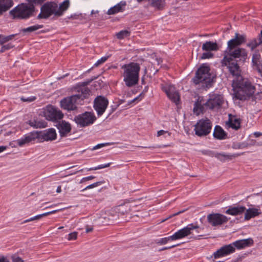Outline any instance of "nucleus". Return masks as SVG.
<instances>
[{"instance_id": "1", "label": "nucleus", "mask_w": 262, "mask_h": 262, "mask_svg": "<svg viewBox=\"0 0 262 262\" xmlns=\"http://www.w3.org/2000/svg\"><path fill=\"white\" fill-rule=\"evenodd\" d=\"M70 6L69 0H66L59 5L54 2H48L40 7V12L37 19H47L53 15V18L61 16Z\"/></svg>"}, {"instance_id": "2", "label": "nucleus", "mask_w": 262, "mask_h": 262, "mask_svg": "<svg viewBox=\"0 0 262 262\" xmlns=\"http://www.w3.org/2000/svg\"><path fill=\"white\" fill-rule=\"evenodd\" d=\"M224 102L223 97L221 95L212 94L209 95V98L205 103H202V100L199 97L194 104L193 113L197 116L203 113L207 110H218Z\"/></svg>"}, {"instance_id": "3", "label": "nucleus", "mask_w": 262, "mask_h": 262, "mask_svg": "<svg viewBox=\"0 0 262 262\" xmlns=\"http://www.w3.org/2000/svg\"><path fill=\"white\" fill-rule=\"evenodd\" d=\"M232 85L234 91L235 96L240 100H245L252 96L255 92V86L247 79L233 80Z\"/></svg>"}, {"instance_id": "4", "label": "nucleus", "mask_w": 262, "mask_h": 262, "mask_svg": "<svg viewBox=\"0 0 262 262\" xmlns=\"http://www.w3.org/2000/svg\"><path fill=\"white\" fill-rule=\"evenodd\" d=\"M123 72V81L127 87H132L139 82L140 65L138 62H131L121 66Z\"/></svg>"}, {"instance_id": "5", "label": "nucleus", "mask_w": 262, "mask_h": 262, "mask_svg": "<svg viewBox=\"0 0 262 262\" xmlns=\"http://www.w3.org/2000/svg\"><path fill=\"white\" fill-rule=\"evenodd\" d=\"M90 91L88 88H83L78 93L63 98L60 101L61 107L67 111L77 109V105L90 95Z\"/></svg>"}, {"instance_id": "6", "label": "nucleus", "mask_w": 262, "mask_h": 262, "mask_svg": "<svg viewBox=\"0 0 262 262\" xmlns=\"http://www.w3.org/2000/svg\"><path fill=\"white\" fill-rule=\"evenodd\" d=\"M214 77L210 73L209 67L203 64L195 73L192 81L195 84H202V86L208 89L214 82Z\"/></svg>"}, {"instance_id": "7", "label": "nucleus", "mask_w": 262, "mask_h": 262, "mask_svg": "<svg viewBox=\"0 0 262 262\" xmlns=\"http://www.w3.org/2000/svg\"><path fill=\"white\" fill-rule=\"evenodd\" d=\"M34 10V6L23 3L11 10L10 14L14 18L26 19L30 17Z\"/></svg>"}, {"instance_id": "8", "label": "nucleus", "mask_w": 262, "mask_h": 262, "mask_svg": "<svg viewBox=\"0 0 262 262\" xmlns=\"http://www.w3.org/2000/svg\"><path fill=\"white\" fill-rule=\"evenodd\" d=\"M229 55L224 56L222 60L223 64H227V62L234 61V59L239 58V61L244 63L248 57V53L244 48H237L234 50H228Z\"/></svg>"}, {"instance_id": "9", "label": "nucleus", "mask_w": 262, "mask_h": 262, "mask_svg": "<svg viewBox=\"0 0 262 262\" xmlns=\"http://www.w3.org/2000/svg\"><path fill=\"white\" fill-rule=\"evenodd\" d=\"M212 123L207 118L199 120L194 125L195 134L199 137L206 136L210 134Z\"/></svg>"}, {"instance_id": "10", "label": "nucleus", "mask_w": 262, "mask_h": 262, "mask_svg": "<svg viewBox=\"0 0 262 262\" xmlns=\"http://www.w3.org/2000/svg\"><path fill=\"white\" fill-rule=\"evenodd\" d=\"M96 118L92 113L85 112L81 114L76 116L74 121L80 127H85L93 123Z\"/></svg>"}, {"instance_id": "11", "label": "nucleus", "mask_w": 262, "mask_h": 262, "mask_svg": "<svg viewBox=\"0 0 262 262\" xmlns=\"http://www.w3.org/2000/svg\"><path fill=\"white\" fill-rule=\"evenodd\" d=\"M199 226L198 225L190 224L183 228L179 230L172 235V238L174 241L183 238L192 234L193 230H196V232L199 233Z\"/></svg>"}, {"instance_id": "12", "label": "nucleus", "mask_w": 262, "mask_h": 262, "mask_svg": "<svg viewBox=\"0 0 262 262\" xmlns=\"http://www.w3.org/2000/svg\"><path fill=\"white\" fill-rule=\"evenodd\" d=\"M161 89L171 101L176 104L178 103L180 100V96L173 85L167 83L165 85L162 84Z\"/></svg>"}, {"instance_id": "13", "label": "nucleus", "mask_w": 262, "mask_h": 262, "mask_svg": "<svg viewBox=\"0 0 262 262\" xmlns=\"http://www.w3.org/2000/svg\"><path fill=\"white\" fill-rule=\"evenodd\" d=\"M207 219L208 222L213 227L226 223L229 220L226 216L218 213L209 214Z\"/></svg>"}, {"instance_id": "14", "label": "nucleus", "mask_w": 262, "mask_h": 262, "mask_svg": "<svg viewBox=\"0 0 262 262\" xmlns=\"http://www.w3.org/2000/svg\"><path fill=\"white\" fill-rule=\"evenodd\" d=\"M108 104V100L104 97H97L94 102V107L98 116H101L105 112Z\"/></svg>"}, {"instance_id": "15", "label": "nucleus", "mask_w": 262, "mask_h": 262, "mask_svg": "<svg viewBox=\"0 0 262 262\" xmlns=\"http://www.w3.org/2000/svg\"><path fill=\"white\" fill-rule=\"evenodd\" d=\"M44 115L46 118L50 121L61 119L63 115L61 111L56 109L53 106H48L44 112Z\"/></svg>"}, {"instance_id": "16", "label": "nucleus", "mask_w": 262, "mask_h": 262, "mask_svg": "<svg viewBox=\"0 0 262 262\" xmlns=\"http://www.w3.org/2000/svg\"><path fill=\"white\" fill-rule=\"evenodd\" d=\"M57 134L55 129L51 128L43 132H38L37 140L39 142L45 141H53L56 139Z\"/></svg>"}, {"instance_id": "17", "label": "nucleus", "mask_w": 262, "mask_h": 262, "mask_svg": "<svg viewBox=\"0 0 262 262\" xmlns=\"http://www.w3.org/2000/svg\"><path fill=\"white\" fill-rule=\"evenodd\" d=\"M235 249L232 244L224 245L213 254L214 258H218L232 254L235 252Z\"/></svg>"}, {"instance_id": "18", "label": "nucleus", "mask_w": 262, "mask_h": 262, "mask_svg": "<svg viewBox=\"0 0 262 262\" xmlns=\"http://www.w3.org/2000/svg\"><path fill=\"white\" fill-rule=\"evenodd\" d=\"M246 36L236 33L234 38L228 42V50H233L235 48L246 42Z\"/></svg>"}, {"instance_id": "19", "label": "nucleus", "mask_w": 262, "mask_h": 262, "mask_svg": "<svg viewBox=\"0 0 262 262\" xmlns=\"http://www.w3.org/2000/svg\"><path fill=\"white\" fill-rule=\"evenodd\" d=\"M38 136V132L34 131L28 134L25 135L21 138L18 139L17 141V144L19 146H22L25 144L29 143L32 141L37 140Z\"/></svg>"}, {"instance_id": "20", "label": "nucleus", "mask_w": 262, "mask_h": 262, "mask_svg": "<svg viewBox=\"0 0 262 262\" xmlns=\"http://www.w3.org/2000/svg\"><path fill=\"white\" fill-rule=\"evenodd\" d=\"M56 126L59 130L61 137H66L71 130V124L64 120L58 122Z\"/></svg>"}, {"instance_id": "21", "label": "nucleus", "mask_w": 262, "mask_h": 262, "mask_svg": "<svg viewBox=\"0 0 262 262\" xmlns=\"http://www.w3.org/2000/svg\"><path fill=\"white\" fill-rule=\"evenodd\" d=\"M231 244L234 248L235 249V248H236L237 249L241 250L246 247L252 246L254 244V242L252 238H248L247 239L237 240Z\"/></svg>"}, {"instance_id": "22", "label": "nucleus", "mask_w": 262, "mask_h": 262, "mask_svg": "<svg viewBox=\"0 0 262 262\" xmlns=\"http://www.w3.org/2000/svg\"><path fill=\"white\" fill-rule=\"evenodd\" d=\"M224 65L228 67L230 73L233 76H235L237 79L242 77L241 76V70L237 63V61L227 62V64Z\"/></svg>"}, {"instance_id": "23", "label": "nucleus", "mask_w": 262, "mask_h": 262, "mask_svg": "<svg viewBox=\"0 0 262 262\" xmlns=\"http://www.w3.org/2000/svg\"><path fill=\"white\" fill-rule=\"evenodd\" d=\"M210 156L214 157L222 162H225L226 160H231L233 158L239 156L240 154H235L233 155L226 154L225 153H218L209 151L208 154Z\"/></svg>"}, {"instance_id": "24", "label": "nucleus", "mask_w": 262, "mask_h": 262, "mask_svg": "<svg viewBox=\"0 0 262 262\" xmlns=\"http://www.w3.org/2000/svg\"><path fill=\"white\" fill-rule=\"evenodd\" d=\"M245 213V220L248 221L251 218L255 217L262 213V210L260 209V206H257L256 208H249L246 209Z\"/></svg>"}, {"instance_id": "25", "label": "nucleus", "mask_w": 262, "mask_h": 262, "mask_svg": "<svg viewBox=\"0 0 262 262\" xmlns=\"http://www.w3.org/2000/svg\"><path fill=\"white\" fill-rule=\"evenodd\" d=\"M228 120L226 122L227 126L235 130H238L241 127V120L239 118L229 114Z\"/></svg>"}, {"instance_id": "26", "label": "nucleus", "mask_w": 262, "mask_h": 262, "mask_svg": "<svg viewBox=\"0 0 262 262\" xmlns=\"http://www.w3.org/2000/svg\"><path fill=\"white\" fill-rule=\"evenodd\" d=\"M252 63L254 69L256 70L258 73L262 72V60L259 54L255 53L253 54Z\"/></svg>"}, {"instance_id": "27", "label": "nucleus", "mask_w": 262, "mask_h": 262, "mask_svg": "<svg viewBox=\"0 0 262 262\" xmlns=\"http://www.w3.org/2000/svg\"><path fill=\"white\" fill-rule=\"evenodd\" d=\"M246 207L243 206L237 205L236 206H230L229 208L226 210L225 213L227 214L236 216L242 214L245 212Z\"/></svg>"}, {"instance_id": "28", "label": "nucleus", "mask_w": 262, "mask_h": 262, "mask_svg": "<svg viewBox=\"0 0 262 262\" xmlns=\"http://www.w3.org/2000/svg\"><path fill=\"white\" fill-rule=\"evenodd\" d=\"M13 5V0H0V16L9 10Z\"/></svg>"}, {"instance_id": "29", "label": "nucleus", "mask_w": 262, "mask_h": 262, "mask_svg": "<svg viewBox=\"0 0 262 262\" xmlns=\"http://www.w3.org/2000/svg\"><path fill=\"white\" fill-rule=\"evenodd\" d=\"M213 136L214 138L222 140L226 138L227 134L219 125H216L214 127Z\"/></svg>"}, {"instance_id": "30", "label": "nucleus", "mask_w": 262, "mask_h": 262, "mask_svg": "<svg viewBox=\"0 0 262 262\" xmlns=\"http://www.w3.org/2000/svg\"><path fill=\"white\" fill-rule=\"evenodd\" d=\"M29 124L35 128H45L47 126V122L38 118H34L28 121Z\"/></svg>"}, {"instance_id": "31", "label": "nucleus", "mask_w": 262, "mask_h": 262, "mask_svg": "<svg viewBox=\"0 0 262 262\" xmlns=\"http://www.w3.org/2000/svg\"><path fill=\"white\" fill-rule=\"evenodd\" d=\"M126 3L125 2H121L120 3L117 4L114 7L109 9L107 12V14L108 15H112L119 12H122L124 10L123 7H124Z\"/></svg>"}, {"instance_id": "32", "label": "nucleus", "mask_w": 262, "mask_h": 262, "mask_svg": "<svg viewBox=\"0 0 262 262\" xmlns=\"http://www.w3.org/2000/svg\"><path fill=\"white\" fill-rule=\"evenodd\" d=\"M219 50L216 42L211 41H207L202 46V50L205 51H215Z\"/></svg>"}, {"instance_id": "33", "label": "nucleus", "mask_w": 262, "mask_h": 262, "mask_svg": "<svg viewBox=\"0 0 262 262\" xmlns=\"http://www.w3.org/2000/svg\"><path fill=\"white\" fill-rule=\"evenodd\" d=\"M151 6L157 10H162L165 5V0H151Z\"/></svg>"}, {"instance_id": "34", "label": "nucleus", "mask_w": 262, "mask_h": 262, "mask_svg": "<svg viewBox=\"0 0 262 262\" xmlns=\"http://www.w3.org/2000/svg\"><path fill=\"white\" fill-rule=\"evenodd\" d=\"M43 27V26L42 25L36 24L35 25L27 27L26 28L22 29L21 32L23 33L33 32H34V31L39 29L42 28Z\"/></svg>"}, {"instance_id": "35", "label": "nucleus", "mask_w": 262, "mask_h": 262, "mask_svg": "<svg viewBox=\"0 0 262 262\" xmlns=\"http://www.w3.org/2000/svg\"><path fill=\"white\" fill-rule=\"evenodd\" d=\"M16 34H12L8 36L0 35V45H3L5 43L13 39Z\"/></svg>"}, {"instance_id": "36", "label": "nucleus", "mask_w": 262, "mask_h": 262, "mask_svg": "<svg viewBox=\"0 0 262 262\" xmlns=\"http://www.w3.org/2000/svg\"><path fill=\"white\" fill-rule=\"evenodd\" d=\"M129 35H130V32L126 30H122V31L119 32L118 33H117L116 34V36H117V38H118L119 39H122L126 37L129 36Z\"/></svg>"}, {"instance_id": "37", "label": "nucleus", "mask_w": 262, "mask_h": 262, "mask_svg": "<svg viewBox=\"0 0 262 262\" xmlns=\"http://www.w3.org/2000/svg\"><path fill=\"white\" fill-rule=\"evenodd\" d=\"M172 237V235L168 237H163L160 238L157 242V244L160 245L166 244L170 241H174Z\"/></svg>"}, {"instance_id": "38", "label": "nucleus", "mask_w": 262, "mask_h": 262, "mask_svg": "<svg viewBox=\"0 0 262 262\" xmlns=\"http://www.w3.org/2000/svg\"><path fill=\"white\" fill-rule=\"evenodd\" d=\"M260 42L259 41L257 42L256 39H253L251 41L247 43V46L251 48V50H253L258 46L260 44Z\"/></svg>"}, {"instance_id": "39", "label": "nucleus", "mask_w": 262, "mask_h": 262, "mask_svg": "<svg viewBox=\"0 0 262 262\" xmlns=\"http://www.w3.org/2000/svg\"><path fill=\"white\" fill-rule=\"evenodd\" d=\"M98 78V76H93L90 79H86L85 81H83L81 83V85H82V87L79 89L78 90V93L79 92L81 91V89L83 88H85V86L88 84H89L92 81H93L95 79H96Z\"/></svg>"}, {"instance_id": "40", "label": "nucleus", "mask_w": 262, "mask_h": 262, "mask_svg": "<svg viewBox=\"0 0 262 262\" xmlns=\"http://www.w3.org/2000/svg\"><path fill=\"white\" fill-rule=\"evenodd\" d=\"M111 163H108L105 164H101L96 167L90 168L89 169H88V171L96 170H98V169L104 168L109 167L111 165Z\"/></svg>"}, {"instance_id": "41", "label": "nucleus", "mask_w": 262, "mask_h": 262, "mask_svg": "<svg viewBox=\"0 0 262 262\" xmlns=\"http://www.w3.org/2000/svg\"><path fill=\"white\" fill-rule=\"evenodd\" d=\"M103 182H101V181H99V182H96V183H94L92 184H91V185H89L88 186H87L85 188H84V189H83L82 190V191L86 190V189H92V188H93L94 187H97L98 186H99L100 185L103 184Z\"/></svg>"}, {"instance_id": "42", "label": "nucleus", "mask_w": 262, "mask_h": 262, "mask_svg": "<svg viewBox=\"0 0 262 262\" xmlns=\"http://www.w3.org/2000/svg\"><path fill=\"white\" fill-rule=\"evenodd\" d=\"M14 47V46L12 45L11 43H8L7 45H3L1 50H0V53H3L5 52L7 50H10Z\"/></svg>"}, {"instance_id": "43", "label": "nucleus", "mask_w": 262, "mask_h": 262, "mask_svg": "<svg viewBox=\"0 0 262 262\" xmlns=\"http://www.w3.org/2000/svg\"><path fill=\"white\" fill-rule=\"evenodd\" d=\"M109 56H103L101 57L100 59H99L94 65V67H98L99 65L102 64L105 61H106V60L108 58Z\"/></svg>"}, {"instance_id": "44", "label": "nucleus", "mask_w": 262, "mask_h": 262, "mask_svg": "<svg viewBox=\"0 0 262 262\" xmlns=\"http://www.w3.org/2000/svg\"><path fill=\"white\" fill-rule=\"evenodd\" d=\"M46 0H27L30 5H41Z\"/></svg>"}, {"instance_id": "45", "label": "nucleus", "mask_w": 262, "mask_h": 262, "mask_svg": "<svg viewBox=\"0 0 262 262\" xmlns=\"http://www.w3.org/2000/svg\"><path fill=\"white\" fill-rule=\"evenodd\" d=\"M113 144V143H104L98 144L96 145V146H94L92 148V150H96V149H99L100 148L104 147V146H107V145H112Z\"/></svg>"}, {"instance_id": "46", "label": "nucleus", "mask_w": 262, "mask_h": 262, "mask_svg": "<svg viewBox=\"0 0 262 262\" xmlns=\"http://www.w3.org/2000/svg\"><path fill=\"white\" fill-rule=\"evenodd\" d=\"M213 56V54L211 53L209 51H207V52H204L202 54L201 58L202 59H208L212 58Z\"/></svg>"}, {"instance_id": "47", "label": "nucleus", "mask_w": 262, "mask_h": 262, "mask_svg": "<svg viewBox=\"0 0 262 262\" xmlns=\"http://www.w3.org/2000/svg\"><path fill=\"white\" fill-rule=\"evenodd\" d=\"M77 232H73L68 234V239L69 241L75 240L77 238Z\"/></svg>"}, {"instance_id": "48", "label": "nucleus", "mask_w": 262, "mask_h": 262, "mask_svg": "<svg viewBox=\"0 0 262 262\" xmlns=\"http://www.w3.org/2000/svg\"><path fill=\"white\" fill-rule=\"evenodd\" d=\"M36 99V97L34 96L29 97H21V100L24 102H32L34 100H35Z\"/></svg>"}, {"instance_id": "49", "label": "nucleus", "mask_w": 262, "mask_h": 262, "mask_svg": "<svg viewBox=\"0 0 262 262\" xmlns=\"http://www.w3.org/2000/svg\"><path fill=\"white\" fill-rule=\"evenodd\" d=\"M248 146L247 144L245 143H238L236 145H234L233 147L235 149H241L247 147Z\"/></svg>"}, {"instance_id": "50", "label": "nucleus", "mask_w": 262, "mask_h": 262, "mask_svg": "<svg viewBox=\"0 0 262 262\" xmlns=\"http://www.w3.org/2000/svg\"><path fill=\"white\" fill-rule=\"evenodd\" d=\"M185 210H181V211H179V212H177V213H173V214H171V215H169L168 217H167V218H166L165 219L163 220L162 221V222H164V221H166L167 220H168V219H170V218H171V217H173V216H176V215H179V214H181V213H182L184 212Z\"/></svg>"}, {"instance_id": "51", "label": "nucleus", "mask_w": 262, "mask_h": 262, "mask_svg": "<svg viewBox=\"0 0 262 262\" xmlns=\"http://www.w3.org/2000/svg\"><path fill=\"white\" fill-rule=\"evenodd\" d=\"M94 178H95V177L93 176H89V177H84V178H83L80 180V183H83V182H84L85 181L91 180H92V179H93Z\"/></svg>"}, {"instance_id": "52", "label": "nucleus", "mask_w": 262, "mask_h": 262, "mask_svg": "<svg viewBox=\"0 0 262 262\" xmlns=\"http://www.w3.org/2000/svg\"><path fill=\"white\" fill-rule=\"evenodd\" d=\"M180 245V244H178L173 245H172V246H169V247H163L162 249H160L159 251H163V250H165L170 249L174 248L178 246H179Z\"/></svg>"}, {"instance_id": "53", "label": "nucleus", "mask_w": 262, "mask_h": 262, "mask_svg": "<svg viewBox=\"0 0 262 262\" xmlns=\"http://www.w3.org/2000/svg\"><path fill=\"white\" fill-rule=\"evenodd\" d=\"M13 262H24V260L19 256L12 258Z\"/></svg>"}, {"instance_id": "54", "label": "nucleus", "mask_w": 262, "mask_h": 262, "mask_svg": "<svg viewBox=\"0 0 262 262\" xmlns=\"http://www.w3.org/2000/svg\"><path fill=\"white\" fill-rule=\"evenodd\" d=\"M259 98V99H261L262 98V92H260V93H257L253 97V100H255L256 99Z\"/></svg>"}, {"instance_id": "55", "label": "nucleus", "mask_w": 262, "mask_h": 262, "mask_svg": "<svg viewBox=\"0 0 262 262\" xmlns=\"http://www.w3.org/2000/svg\"><path fill=\"white\" fill-rule=\"evenodd\" d=\"M36 220H37V219H36V216H33V217H31V218H30V219H27V220H26L24 221L23 222V223H28V222H29L33 221Z\"/></svg>"}, {"instance_id": "56", "label": "nucleus", "mask_w": 262, "mask_h": 262, "mask_svg": "<svg viewBox=\"0 0 262 262\" xmlns=\"http://www.w3.org/2000/svg\"><path fill=\"white\" fill-rule=\"evenodd\" d=\"M167 132L166 131H165L164 130H160L157 133V136L158 137L163 135L164 134L166 133Z\"/></svg>"}, {"instance_id": "57", "label": "nucleus", "mask_w": 262, "mask_h": 262, "mask_svg": "<svg viewBox=\"0 0 262 262\" xmlns=\"http://www.w3.org/2000/svg\"><path fill=\"white\" fill-rule=\"evenodd\" d=\"M0 262H9V261L6 258H5L4 256H3L0 258Z\"/></svg>"}, {"instance_id": "58", "label": "nucleus", "mask_w": 262, "mask_h": 262, "mask_svg": "<svg viewBox=\"0 0 262 262\" xmlns=\"http://www.w3.org/2000/svg\"><path fill=\"white\" fill-rule=\"evenodd\" d=\"M254 135L255 137L257 138L262 135V134L260 132H255Z\"/></svg>"}, {"instance_id": "59", "label": "nucleus", "mask_w": 262, "mask_h": 262, "mask_svg": "<svg viewBox=\"0 0 262 262\" xmlns=\"http://www.w3.org/2000/svg\"><path fill=\"white\" fill-rule=\"evenodd\" d=\"M93 230V229L92 227H87L86 228V233L90 232L92 231Z\"/></svg>"}, {"instance_id": "60", "label": "nucleus", "mask_w": 262, "mask_h": 262, "mask_svg": "<svg viewBox=\"0 0 262 262\" xmlns=\"http://www.w3.org/2000/svg\"><path fill=\"white\" fill-rule=\"evenodd\" d=\"M6 149V147L4 146H0V153L4 151Z\"/></svg>"}, {"instance_id": "61", "label": "nucleus", "mask_w": 262, "mask_h": 262, "mask_svg": "<svg viewBox=\"0 0 262 262\" xmlns=\"http://www.w3.org/2000/svg\"><path fill=\"white\" fill-rule=\"evenodd\" d=\"M61 187L60 186H58V187L57 188L56 192L57 193H60V192H61Z\"/></svg>"}, {"instance_id": "62", "label": "nucleus", "mask_w": 262, "mask_h": 262, "mask_svg": "<svg viewBox=\"0 0 262 262\" xmlns=\"http://www.w3.org/2000/svg\"><path fill=\"white\" fill-rule=\"evenodd\" d=\"M41 215H42V217H44V216H46L48 215H50V213H49V212H47L43 213L41 214Z\"/></svg>"}, {"instance_id": "63", "label": "nucleus", "mask_w": 262, "mask_h": 262, "mask_svg": "<svg viewBox=\"0 0 262 262\" xmlns=\"http://www.w3.org/2000/svg\"><path fill=\"white\" fill-rule=\"evenodd\" d=\"M35 216L37 220H39L42 217L41 214L37 215Z\"/></svg>"}, {"instance_id": "64", "label": "nucleus", "mask_w": 262, "mask_h": 262, "mask_svg": "<svg viewBox=\"0 0 262 262\" xmlns=\"http://www.w3.org/2000/svg\"><path fill=\"white\" fill-rule=\"evenodd\" d=\"M259 41L262 43V30L260 31V36L259 37Z\"/></svg>"}]
</instances>
